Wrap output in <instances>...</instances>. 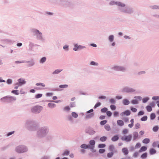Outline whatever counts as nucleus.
<instances>
[{"label": "nucleus", "mask_w": 159, "mask_h": 159, "mask_svg": "<svg viewBox=\"0 0 159 159\" xmlns=\"http://www.w3.org/2000/svg\"><path fill=\"white\" fill-rule=\"evenodd\" d=\"M122 92L125 93H135L136 90L134 88L126 86L124 87L122 89Z\"/></svg>", "instance_id": "6e6552de"}, {"label": "nucleus", "mask_w": 159, "mask_h": 159, "mask_svg": "<svg viewBox=\"0 0 159 159\" xmlns=\"http://www.w3.org/2000/svg\"><path fill=\"white\" fill-rule=\"evenodd\" d=\"M11 93L16 95L19 94V91L17 90H13L11 91Z\"/></svg>", "instance_id": "4d7b16f0"}, {"label": "nucleus", "mask_w": 159, "mask_h": 159, "mask_svg": "<svg viewBox=\"0 0 159 159\" xmlns=\"http://www.w3.org/2000/svg\"><path fill=\"white\" fill-rule=\"evenodd\" d=\"M40 159H51V157L49 155H44L42 156Z\"/></svg>", "instance_id": "4c0bfd02"}, {"label": "nucleus", "mask_w": 159, "mask_h": 159, "mask_svg": "<svg viewBox=\"0 0 159 159\" xmlns=\"http://www.w3.org/2000/svg\"><path fill=\"white\" fill-rule=\"evenodd\" d=\"M94 146H90L89 145V148L90 149L91 151V152H95L96 151V150L95 149H94Z\"/></svg>", "instance_id": "a19ab883"}, {"label": "nucleus", "mask_w": 159, "mask_h": 159, "mask_svg": "<svg viewBox=\"0 0 159 159\" xmlns=\"http://www.w3.org/2000/svg\"><path fill=\"white\" fill-rule=\"evenodd\" d=\"M107 139V137L106 136H102L101 137L100 139V140L102 142L106 141Z\"/></svg>", "instance_id": "c03bdc74"}, {"label": "nucleus", "mask_w": 159, "mask_h": 159, "mask_svg": "<svg viewBox=\"0 0 159 159\" xmlns=\"http://www.w3.org/2000/svg\"><path fill=\"white\" fill-rule=\"evenodd\" d=\"M48 105V107L51 108H53L56 106V105L55 104L53 103H49Z\"/></svg>", "instance_id": "58836bf2"}, {"label": "nucleus", "mask_w": 159, "mask_h": 159, "mask_svg": "<svg viewBox=\"0 0 159 159\" xmlns=\"http://www.w3.org/2000/svg\"><path fill=\"white\" fill-rule=\"evenodd\" d=\"M148 119V117L145 116H143L140 119V120L142 121H144L147 120Z\"/></svg>", "instance_id": "5fc2aeb1"}, {"label": "nucleus", "mask_w": 159, "mask_h": 159, "mask_svg": "<svg viewBox=\"0 0 159 159\" xmlns=\"http://www.w3.org/2000/svg\"><path fill=\"white\" fill-rule=\"evenodd\" d=\"M71 116L75 118H76L78 117V115L75 112H73L71 113Z\"/></svg>", "instance_id": "c9c22d12"}, {"label": "nucleus", "mask_w": 159, "mask_h": 159, "mask_svg": "<svg viewBox=\"0 0 159 159\" xmlns=\"http://www.w3.org/2000/svg\"><path fill=\"white\" fill-rule=\"evenodd\" d=\"M131 103L133 104H137L139 103V102L137 99H135L132 100Z\"/></svg>", "instance_id": "864d4df0"}, {"label": "nucleus", "mask_w": 159, "mask_h": 159, "mask_svg": "<svg viewBox=\"0 0 159 159\" xmlns=\"http://www.w3.org/2000/svg\"><path fill=\"white\" fill-rule=\"evenodd\" d=\"M25 127L29 130L35 131L36 129V122L34 120H27L25 124Z\"/></svg>", "instance_id": "7ed1b4c3"}, {"label": "nucleus", "mask_w": 159, "mask_h": 159, "mask_svg": "<svg viewBox=\"0 0 159 159\" xmlns=\"http://www.w3.org/2000/svg\"><path fill=\"white\" fill-rule=\"evenodd\" d=\"M46 57H42L39 61V63L41 64H43L46 61Z\"/></svg>", "instance_id": "c756f323"}, {"label": "nucleus", "mask_w": 159, "mask_h": 159, "mask_svg": "<svg viewBox=\"0 0 159 159\" xmlns=\"http://www.w3.org/2000/svg\"><path fill=\"white\" fill-rule=\"evenodd\" d=\"M64 111H69L70 110V108L68 106H67L64 107L63 109Z\"/></svg>", "instance_id": "13d9d810"}, {"label": "nucleus", "mask_w": 159, "mask_h": 159, "mask_svg": "<svg viewBox=\"0 0 159 159\" xmlns=\"http://www.w3.org/2000/svg\"><path fill=\"white\" fill-rule=\"evenodd\" d=\"M49 127L47 126L40 127L37 129L36 135L39 139H42L45 137L49 132Z\"/></svg>", "instance_id": "f257e3e1"}, {"label": "nucleus", "mask_w": 159, "mask_h": 159, "mask_svg": "<svg viewBox=\"0 0 159 159\" xmlns=\"http://www.w3.org/2000/svg\"><path fill=\"white\" fill-rule=\"evenodd\" d=\"M16 98L15 97L7 96L1 98L0 100L4 102L9 103L16 101Z\"/></svg>", "instance_id": "39448f33"}, {"label": "nucleus", "mask_w": 159, "mask_h": 159, "mask_svg": "<svg viewBox=\"0 0 159 159\" xmlns=\"http://www.w3.org/2000/svg\"><path fill=\"white\" fill-rule=\"evenodd\" d=\"M25 63V60L16 61H15L16 64H21Z\"/></svg>", "instance_id": "09e8293b"}, {"label": "nucleus", "mask_w": 159, "mask_h": 159, "mask_svg": "<svg viewBox=\"0 0 159 159\" xmlns=\"http://www.w3.org/2000/svg\"><path fill=\"white\" fill-rule=\"evenodd\" d=\"M132 138V135L129 134L128 136H122L121 138V139L123 141H125L127 142H129L131 141Z\"/></svg>", "instance_id": "ddd939ff"}, {"label": "nucleus", "mask_w": 159, "mask_h": 159, "mask_svg": "<svg viewBox=\"0 0 159 159\" xmlns=\"http://www.w3.org/2000/svg\"><path fill=\"white\" fill-rule=\"evenodd\" d=\"M45 137L46 138V139L47 140H50L53 139L54 138V136L51 133H49L48 134V135L46 136Z\"/></svg>", "instance_id": "6ab92c4d"}, {"label": "nucleus", "mask_w": 159, "mask_h": 159, "mask_svg": "<svg viewBox=\"0 0 159 159\" xmlns=\"http://www.w3.org/2000/svg\"><path fill=\"white\" fill-rule=\"evenodd\" d=\"M149 8L151 9L154 10H159V5H151L149 6Z\"/></svg>", "instance_id": "412c9836"}, {"label": "nucleus", "mask_w": 159, "mask_h": 159, "mask_svg": "<svg viewBox=\"0 0 159 159\" xmlns=\"http://www.w3.org/2000/svg\"><path fill=\"white\" fill-rule=\"evenodd\" d=\"M35 85L36 86H41L43 87H45V84L44 83H38L36 84Z\"/></svg>", "instance_id": "052dcab7"}, {"label": "nucleus", "mask_w": 159, "mask_h": 159, "mask_svg": "<svg viewBox=\"0 0 159 159\" xmlns=\"http://www.w3.org/2000/svg\"><path fill=\"white\" fill-rule=\"evenodd\" d=\"M68 86V85L67 84H64L60 85L59 87L61 88H67Z\"/></svg>", "instance_id": "bf43d9fd"}, {"label": "nucleus", "mask_w": 159, "mask_h": 159, "mask_svg": "<svg viewBox=\"0 0 159 159\" xmlns=\"http://www.w3.org/2000/svg\"><path fill=\"white\" fill-rule=\"evenodd\" d=\"M147 156V152H145L141 156V157L142 158H146Z\"/></svg>", "instance_id": "69168bd1"}, {"label": "nucleus", "mask_w": 159, "mask_h": 159, "mask_svg": "<svg viewBox=\"0 0 159 159\" xmlns=\"http://www.w3.org/2000/svg\"><path fill=\"white\" fill-rule=\"evenodd\" d=\"M74 47L73 48V49L75 51H77L78 50H80L86 48V47L85 46L79 45L78 43H74Z\"/></svg>", "instance_id": "9b49d317"}, {"label": "nucleus", "mask_w": 159, "mask_h": 159, "mask_svg": "<svg viewBox=\"0 0 159 159\" xmlns=\"http://www.w3.org/2000/svg\"><path fill=\"white\" fill-rule=\"evenodd\" d=\"M105 129L107 131H109L111 130V128L109 125H106L104 126Z\"/></svg>", "instance_id": "79ce46f5"}, {"label": "nucleus", "mask_w": 159, "mask_h": 159, "mask_svg": "<svg viewBox=\"0 0 159 159\" xmlns=\"http://www.w3.org/2000/svg\"><path fill=\"white\" fill-rule=\"evenodd\" d=\"M25 63H29L28 65L29 67H31L34 66L35 64V62L32 59L30 61H25Z\"/></svg>", "instance_id": "dca6fc26"}, {"label": "nucleus", "mask_w": 159, "mask_h": 159, "mask_svg": "<svg viewBox=\"0 0 159 159\" xmlns=\"http://www.w3.org/2000/svg\"><path fill=\"white\" fill-rule=\"evenodd\" d=\"M4 43L6 44H9L11 43V40L8 39H5L3 40Z\"/></svg>", "instance_id": "6e6d98bb"}, {"label": "nucleus", "mask_w": 159, "mask_h": 159, "mask_svg": "<svg viewBox=\"0 0 159 159\" xmlns=\"http://www.w3.org/2000/svg\"><path fill=\"white\" fill-rule=\"evenodd\" d=\"M122 102L123 104L125 105H127L130 103L129 101L126 99H124L123 100Z\"/></svg>", "instance_id": "a878e982"}, {"label": "nucleus", "mask_w": 159, "mask_h": 159, "mask_svg": "<svg viewBox=\"0 0 159 159\" xmlns=\"http://www.w3.org/2000/svg\"><path fill=\"white\" fill-rule=\"evenodd\" d=\"M108 149L111 152H113L115 153H117V150L115 149L114 146L113 145H110L109 146Z\"/></svg>", "instance_id": "2eb2a0df"}, {"label": "nucleus", "mask_w": 159, "mask_h": 159, "mask_svg": "<svg viewBox=\"0 0 159 159\" xmlns=\"http://www.w3.org/2000/svg\"><path fill=\"white\" fill-rule=\"evenodd\" d=\"M133 140H135L138 137V133L137 132H134L133 133Z\"/></svg>", "instance_id": "cd10ccee"}, {"label": "nucleus", "mask_w": 159, "mask_h": 159, "mask_svg": "<svg viewBox=\"0 0 159 159\" xmlns=\"http://www.w3.org/2000/svg\"><path fill=\"white\" fill-rule=\"evenodd\" d=\"M149 100V98L148 97H146L143 99L142 102L143 103H145L147 102Z\"/></svg>", "instance_id": "49530a36"}, {"label": "nucleus", "mask_w": 159, "mask_h": 159, "mask_svg": "<svg viewBox=\"0 0 159 159\" xmlns=\"http://www.w3.org/2000/svg\"><path fill=\"white\" fill-rule=\"evenodd\" d=\"M86 132L90 135H92L94 134L95 131L92 129H89L86 130Z\"/></svg>", "instance_id": "4be33fe9"}, {"label": "nucleus", "mask_w": 159, "mask_h": 159, "mask_svg": "<svg viewBox=\"0 0 159 159\" xmlns=\"http://www.w3.org/2000/svg\"><path fill=\"white\" fill-rule=\"evenodd\" d=\"M70 106L71 107H75L76 106V102H71L70 103Z\"/></svg>", "instance_id": "de8ad7c7"}, {"label": "nucleus", "mask_w": 159, "mask_h": 159, "mask_svg": "<svg viewBox=\"0 0 159 159\" xmlns=\"http://www.w3.org/2000/svg\"><path fill=\"white\" fill-rule=\"evenodd\" d=\"M117 124L118 125L120 126H122L124 125L123 121L121 120H118L117 121Z\"/></svg>", "instance_id": "473e14b6"}, {"label": "nucleus", "mask_w": 159, "mask_h": 159, "mask_svg": "<svg viewBox=\"0 0 159 159\" xmlns=\"http://www.w3.org/2000/svg\"><path fill=\"white\" fill-rule=\"evenodd\" d=\"M114 153L113 152H110L108 153L107 155V157L109 158L112 157L113 156Z\"/></svg>", "instance_id": "ea45409f"}, {"label": "nucleus", "mask_w": 159, "mask_h": 159, "mask_svg": "<svg viewBox=\"0 0 159 159\" xmlns=\"http://www.w3.org/2000/svg\"><path fill=\"white\" fill-rule=\"evenodd\" d=\"M108 109L106 107H104L102 108L101 110V112L102 113H105L107 111Z\"/></svg>", "instance_id": "e2e57ef3"}, {"label": "nucleus", "mask_w": 159, "mask_h": 159, "mask_svg": "<svg viewBox=\"0 0 159 159\" xmlns=\"http://www.w3.org/2000/svg\"><path fill=\"white\" fill-rule=\"evenodd\" d=\"M62 70L57 69L52 73L53 75L57 74L62 71Z\"/></svg>", "instance_id": "7c9ffc66"}, {"label": "nucleus", "mask_w": 159, "mask_h": 159, "mask_svg": "<svg viewBox=\"0 0 159 159\" xmlns=\"http://www.w3.org/2000/svg\"><path fill=\"white\" fill-rule=\"evenodd\" d=\"M122 152L125 155H127L129 153V151L127 148H124L122 149Z\"/></svg>", "instance_id": "b1692460"}, {"label": "nucleus", "mask_w": 159, "mask_h": 159, "mask_svg": "<svg viewBox=\"0 0 159 159\" xmlns=\"http://www.w3.org/2000/svg\"><path fill=\"white\" fill-rule=\"evenodd\" d=\"M72 6L71 2L67 0H63L62 6L65 7H71Z\"/></svg>", "instance_id": "f8f14e48"}, {"label": "nucleus", "mask_w": 159, "mask_h": 159, "mask_svg": "<svg viewBox=\"0 0 159 159\" xmlns=\"http://www.w3.org/2000/svg\"><path fill=\"white\" fill-rule=\"evenodd\" d=\"M63 0H53L52 2L56 5L62 6Z\"/></svg>", "instance_id": "a211bd4d"}, {"label": "nucleus", "mask_w": 159, "mask_h": 159, "mask_svg": "<svg viewBox=\"0 0 159 159\" xmlns=\"http://www.w3.org/2000/svg\"><path fill=\"white\" fill-rule=\"evenodd\" d=\"M94 114L93 113H90L89 114L85 116V118L86 119H90L94 116Z\"/></svg>", "instance_id": "5701e85b"}, {"label": "nucleus", "mask_w": 159, "mask_h": 159, "mask_svg": "<svg viewBox=\"0 0 159 159\" xmlns=\"http://www.w3.org/2000/svg\"><path fill=\"white\" fill-rule=\"evenodd\" d=\"M90 146H94L95 141L94 140H91L89 142Z\"/></svg>", "instance_id": "e433bc0d"}, {"label": "nucleus", "mask_w": 159, "mask_h": 159, "mask_svg": "<svg viewBox=\"0 0 159 159\" xmlns=\"http://www.w3.org/2000/svg\"><path fill=\"white\" fill-rule=\"evenodd\" d=\"M30 31L34 36L36 37L38 40L42 43H44L45 42V38L43 36V33L38 30L35 28H33L31 29Z\"/></svg>", "instance_id": "f03ea898"}, {"label": "nucleus", "mask_w": 159, "mask_h": 159, "mask_svg": "<svg viewBox=\"0 0 159 159\" xmlns=\"http://www.w3.org/2000/svg\"><path fill=\"white\" fill-rule=\"evenodd\" d=\"M34 44L33 43L31 42H29V46L30 48H31L32 47H34Z\"/></svg>", "instance_id": "0e129e2a"}, {"label": "nucleus", "mask_w": 159, "mask_h": 159, "mask_svg": "<svg viewBox=\"0 0 159 159\" xmlns=\"http://www.w3.org/2000/svg\"><path fill=\"white\" fill-rule=\"evenodd\" d=\"M159 129V128L158 126H155L153 128L152 130L154 132H157L158 130Z\"/></svg>", "instance_id": "37998d69"}, {"label": "nucleus", "mask_w": 159, "mask_h": 159, "mask_svg": "<svg viewBox=\"0 0 159 159\" xmlns=\"http://www.w3.org/2000/svg\"><path fill=\"white\" fill-rule=\"evenodd\" d=\"M15 151L17 153H22L27 152L28 148L26 146L21 145L16 147L15 148Z\"/></svg>", "instance_id": "20e7f679"}, {"label": "nucleus", "mask_w": 159, "mask_h": 159, "mask_svg": "<svg viewBox=\"0 0 159 159\" xmlns=\"http://www.w3.org/2000/svg\"><path fill=\"white\" fill-rule=\"evenodd\" d=\"M150 140L149 139L146 138L144 139L143 140V143H144L147 144L149 143Z\"/></svg>", "instance_id": "a18cd8bd"}, {"label": "nucleus", "mask_w": 159, "mask_h": 159, "mask_svg": "<svg viewBox=\"0 0 159 159\" xmlns=\"http://www.w3.org/2000/svg\"><path fill=\"white\" fill-rule=\"evenodd\" d=\"M134 9L132 7L127 5L124 13L128 14H132L134 13Z\"/></svg>", "instance_id": "9d476101"}, {"label": "nucleus", "mask_w": 159, "mask_h": 159, "mask_svg": "<svg viewBox=\"0 0 159 159\" xmlns=\"http://www.w3.org/2000/svg\"><path fill=\"white\" fill-rule=\"evenodd\" d=\"M108 40L110 43L114 41V35L111 34L109 36L108 38Z\"/></svg>", "instance_id": "aec40b11"}, {"label": "nucleus", "mask_w": 159, "mask_h": 159, "mask_svg": "<svg viewBox=\"0 0 159 159\" xmlns=\"http://www.w3.org/2000/svg\"><path fill=\"white\" fill-rule=\"evenodd\" d=\"M106 145L104 144H100L98 145V147L99 148H104L105 147Z\"/></svg>", "instance_id": "338daca9"}, {"label": "nucleus", "mask_w": 159, "mask_h": 159, "mask_svg": "<svg viewBox=\"0 0 159 159\" xmlns=\"http://www.w3.org/2000/svg\"><path fill=\"white\" fill-rule=\"evenodd\" d=\"M130 114V111L129 110H127L125 111L122 112L120 114L121 116H123L125 115L127 116H129Z\"/></svg>", "instance_id": "f3484780"}, {"label": "nucleus", "mask_w": 159, "mask_h": 159, "mask_svg": "<svg viewBox=\"0 0 159 159\" xmlns=\"http://www.w3.org/2000/svg\"><path fill=\"white\" fill-rule=\"evenodd\" d=\"M43 107L40 106L36 105L31 108L30 111L33 113L38 114L39 113L43 110Z\"/></svg>", "instance_id": "0eeeda50"}, {"label": "nucleus", "mask_w": 159, "mask_h": 159, "mask_svg": "<svg viewBox=\"0 0 159 159\" xmlns=\"http://www.w3.org/2000/svg\"><path fill=\"white\" fill-rule=\"evenodd\" d=\"M127 6L125 3L120 2L118 3L117 8L119 11L124 13Z\"/></svg>", "instance_id": "1a4fd4ad"}, {"label": "nucleus", "mask_w": 159, "mask_h": 159, "mask_svg": "<svg viewBox=\"0 0 159 159\" xmlns=\"http://www.w3.org/2000/svg\"><path fill=\"white\" fill-rule=\"evenodd\" d=\"M69 46L68 45H66L63 46V49L66 51H68L69 50Z\"/></svg>", "instance_id": "8fccbe9b"}, {"label": "nucleus", "mask_w": 159, "mask_h": 159, "mask_svg": "<svg viewBox=\"0 0 159 159\" xmlns=\"http://www.w3.org/2000/svg\"><path fill=\"white\" fill-rule=\"evenodd\" d=\"M157 151L154 148H151L149 150V154L151 155H152L156 153Z\"/></svg>", "instance_id": "bb28decb"}, {"label": "nucleus", "mask_w": 159, "mask_h": 159, "mask_svg": "<svg viewBox=\"0 0 159 159\" xmlns=\"http://www.w3.org/2000/svg\"><path fill=\"white\" fill-rule=\"evenodd\" d=\"M150 119L151 120H154L156 117V115L154 113H152L150 115Z\"/></svg>", "instance_id": "3c124183"}, {"label": "nucleus", "mask_w": 159, "mask_h": 159, "mask_svg": "<svg viewBox=\"0 0 159 159\" xmlns=\"http://www.w3.org/2000/svg\"><path fill=\"white\" fill-rule=\"evenodd\" d=\"M111 69L114 71L125 72L127 71L126 67L118 65H114L111 68Z\"/></svg>", "instance_id": "423d86ee"}, {"label": "nucleus", "mask_w": 159, "mask_h": 159, "mask_svg": "<svg viewBox=\"0 0 159 159\" xmlns=\"http://www.w3.org/2000/svg\"><path fill=\"white\" fill-rule=\"evenodd\" d=\"M119 137L118 135H116L113 136L111 139V140L113 142H115L119 139Z\"/></svg>", "instance_id": "393cba45"}, {"label": "nucleus", "mask_w": 159, "mask_h": 159, "mask_svg": "<svg viewBox=\"0 0 159 159\" xmlns=\"http://www.w3.org/2000/svg\"><path fill=\"white\" fill-rule=\"evenodd\" d=\"M70 153V152L68 150H66L63 153V154H62L63 156H67L69 155Z\"/></svg>", "instance_id": "680f3d73"}, {"label": "nucleus", "mask_w": 159, "mask_h": 159, "mask_svg": "<svg viewBox=\"0 0 159 159\" xmlns=\"http://www.w3.org/2000/svg\"><path fill=\"white\" fill-rule=\"evenodd\" d=\"M18 82L21 86L24 85L26 83V81L23 78H20L17 80Z\"/></svg>", "instance_id": "4468645a"}, {"label": "nucleus", "mask_w": 159, "mask_h": 159, "mask_svg": "<svg viewBox=\"0 0 159 159\" xmlns=\"http://www.w3.org/2000/svg\"><path fill=\"white\" fill-rule=\"evenodd\" d=\"M120 2H117L115 1H112L110 2L109 4L111 5H116L117 6H118V3H120Z\"/></svg>", "instance_id": "c85d7f7f"}, {"label": "nucleus", "mask_w": 159, "mask_h": 159, "mask_svg": "<svg viewBox=\"0 0 159 159\" xmlns=\"http://www.w3.org/2000/svg\"><path fill=\"white\" fill-rule=\"evenodd\" d=\"M147 110L148 112H150L152 111V107L149 105L147 106L146 107Z\"/></svg>", "instance_id": "603ef678"}, {"label": "nucleus", "mask_w": 159, "mask_h": 159, "mask_svg": "<svg viewBox=\"0 0 159 159\" xmlns=\"http://www.w3.org/2000/svg\"><path fill=\"white\" fill-rule=\"evenodd\" d=\"M89 145H87L85 143L83 144L80 146V147L83 149L89 148Z\"/></svg>", "instance_id": "2f4dec72"}, {"label": "nucleus", "mask_w": 159, "mask_h": 159, "mask_svg": "<svg viewBox=\"0 0 159 159\" xmlns=\"http://www.w3.org/2000/svg\"><path fill=\"white\" fill-rule=\"evenodd\" d=\"M147 149V148L146 146L142 147L139 151V152H140L143 151H145Z\"/></svg>", "instance_id": "72a5a7b5"}, {"label": "nucleus", "mask_w": 159, "mask_h": 159, "mask_svg": "<svg viewBox=\"0 0 159 159\" xmlns=\"http://www.w3.org/2000/svg\"><path fill=\"white\" fill-rule=\"evenodd\" d=\"M107 120H103L101 121L100 122V124L101 125H105L107 123Z\"/></svg>", "instance_id": "774afa93"}, {"label": "nucleus", "mask_w": 159, "mask_h": 159, "mask_svg": "<svg viewBox=\"0 0 159 159\" xmlns=\"http://www.w3.org/2000/svg\"><path fill=\"white\" fill-rule=\"evenodd\" d=\"M90 65L91 66H98L99 65L98 63L94 61H91L90 63Z\"/></svg>", "instance_id": "f704fd0d"}]
</instances>
